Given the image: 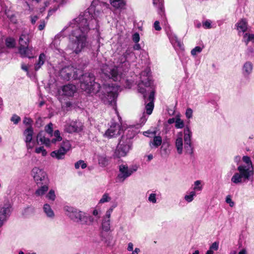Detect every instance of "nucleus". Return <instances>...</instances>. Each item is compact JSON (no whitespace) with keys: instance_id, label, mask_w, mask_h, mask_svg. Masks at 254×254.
I'll return each mask as SVG.
<instances>
[{"instance_id":"f257e3e1","label":"nucleus","mask_w":254,"mask_h":254,"mask_svg":"<svg viewBox=\"0 0 254 254\" xmlns=\"http://www.w3.org/2000/svg\"><path fill=\"white\" fill-rule=\"evenodd\" d=\"M93 10L91 6L88 11L70 21L67 28L68 35V48L76 54L81 52L87 45V33L90 29H97L96 18H92L90 12Z\"/></svg>"},{"instance_id":"f03ea898","label":"nucleus","mask_w":254,"mask_h":254,"mask_svg":"<svg viewBox=\"0 0 254 254\" xmlns=\"http://www.w3.org/2000/svg\"><path fill=\"white\" fill-rule=\"evenodd\" d=\"M80 80V88L87 93H96L101 90L100 98L105 104L114 106L118 96L119 87L104 84L102 87L100 84L94 82V76L92 73H85L82 75Z\"/></svg>"},{"instance_id":"7ed1b4c3","label":"nucleus","mask_w":254,"mask_h":254,"mask_svg":"<svg viewBox=\"0 0 254 254\" xmlns=\"http://www.w3.org/2000/svg\"><path fill=\"white\" fill-rule=\"evenodd\" d=\"M245 165H240L237 167L238 172L232 177V183L236 185L242 184L248 181L254 174V168L251 158L248 156L243 157Z\"/></svg>"},{"instance_id":"20e7f679","label":"nucleus","mask_w":254,"mask_h":254,"mask_svg":"<svg viewBox=\"0 0 254 254\" xmlns=\"http://www.w3.org/2000/svg\"><path fill=\"white\" fill-rule=\"evenodd\" d=\"M64 210L65 214L73 221L81 225H89L91 224L94 219L85 213L70 206H65Z\"/></svg>"},{"instance_id":"39448f33","label":"nucleus","mask_w":254,"mask_h":254,"mask_svg":"<svg viewBox=\"0 0 254 254\" xmlns=\"http://www.w3.org/2000/svg\"><path fill=\"white\" fill-rule=\"evenodd\" d=\"M101 70L106 77L112 79L114 81H119L122 78L121 71L117 66L114 64H103Z\"/></svg>"},{"instance_id":"423d86ee","label":"nucleus","mask_w":254,"mask_h":254,"mask_svg":"<svg viewBox=\"0 0 254 254\" xmlns=\"http://www.w3.org/2000/svg\"><path fill=\"white\" fill-rule=\"evenodd\" d=\"M151 81L150 76V69L146 68L141 73L140 82L138 85V91L143 94L144 99L146 98V89L144 88H149L151 85Z\"/></svg>"},{"instance_id":"0eeeda50","label":"nucleus","mask_w":254,"mask_h":254,"mask_svg":"<svg viewBox=\"0 0 254 254\" xmlns=\"http://www.w3.org/2000/svg\"><path fill=\"white\" fill-rule=\"evenodd\" d=\"M19 52L22 57L32 58L30 56L31 50L28 47L29 42V35L27 33H22L19 39Z\"/></svg>"},{"instance_id":"6e6552de","label":"nucleus","mask_w":254,"mask_h":254,"mask_svg":"<svg viewBox=\"0 0 254 254\" xmlns=\"http://www.w3.org/2000/svg\"><path fill=\"white\" fill-rule=\"evenodd\" d=\"M31 174L37 186H41L42 184L50 183L47 174L39 167H34L32 169Z\"/></svg>"},{"instance_id":"1a4fd4ad","label":"nucleus","mask_w":254,"mask_h":254,"mask_svg":"<svg viewBox=\"0 0 254 254\" xmlns=\"http://www.w3.org/2000/svg\"><path fill=\"white\" fill-rule=\"evenodd\" d=\"M81 71L74 68L72 66H65L61 69L60 72V76L64 80H69L70 79H76L78 78V74L81 75Z\"/></svg>"},{"instance_id":"9d476101","label":"nucleus","mask_w":254,"mask_h":254,"mask_svg":"<svg viewBox=\"0 0 254 254\" xmlns=\"http://www.w3.org/2000/svg\"><path fill=\"white\" fill-rule=\"evenodd\" d=\"M11 211V204L8 199H5L0 204V228L7 221Z\"/></svg>"},{"instance_id":"9b49d317","label":"nucleus","mask_w":254,"mask_h":254,"mask_svg":"<svg viewBox=\"0 0 254 254\" xmlns=\"http://www.w3.org/2000/svg\"><path fill=\"white\" fill-rule=\"evenodd\" d=\"M131 140L125 136H122L116 150V154L119 157L126 156L131 147Z\"/></svg>"},{"instance_id":"f8f14e48","label":"nucleus","mask_w":254,"mask_h":254,"mask_svg":"<svg viewBox=\"0 0 254 254\" xmlns=\"http://www.w3.org/2000/svg\"><path fill=\"white\" fill-rule=\"evenodd\" d=\"M83 125L82 122L77 121H69L64 127V130L69 133L79 132L82 130Z\"/></svg>"},{"instance_id":"ddd939ff","label":"nucleus","mask_w":254,"mask_h":254,"mask_svg":"<svg viewBox=\"0 0 254 254\" xmlns=\"http://www.w3.org/2000/svg\"><path fill=\"white\" fill-rule=\"evenodd\" d=\"M184 141H185V149L189 153L192 154L193 152L192 147L191 145V136L192 132L191 131L190 127L187 126L184 130Z\"/></svg>"},{"instance_id":"4468645a","label":"nucleus","mask_w":254,"mask_h":254,"mask_svg":"<svg viewBox=\"0 0 254 254\" xmlns=\"http://www.w3.org/2000/svg\"><path fill=\"white\" fill-rule=\"evenodd\" d=\"M130 176L129 167L127 165L123 164L119 166V174L117 177V182L123 183Z\"/></svg>"},{"instance_id":"2eb2a0df","label":"nucleus","mask_w":254,"mask_h":254,"mask_svg":"<svg viewBox=\"0 0 254 254\" xmlns=\"http://www.w3.org/2000/svg\"><path fill=\"white\" fill-rule=\"evenodd\" d=\"M235 25L239 36L244 35L251 29V27L249 25L247 19L245 18L240 19Z\"/></svg>"},{"instance_id":"dca6fc26","label":"nucleus","mask_w":254,"mask_h":254,"mask_svg":"<svg viewBox=\"0 0 254 254\" xmlns=\"http://www.w3.org/2000/svg\"><path fill=\"white\" fill-rule=\"evenodd\" d=\"M121 128L119 124H112L105 132L104 136L108 138L115 137L121 134Z\"/></svg>"},{"instance_id":"f3484780","label":"nucleus","mask_w":254,"mask_h":254,"mask_svg":"<svg viewBox=\"0 0 254 254\" xmlns=\"http://www.w3.org/2000/svg\"><path fill=\"white\" fill-rule=\"evenodd\" d=\"M76 91L75 86L69 84L63 86L61 89H59V94L62 96L70 97L73 95Z\"/></svg>"},{"instance_id":"a211bd4d","label":"nucleus","mask_w":254,"mask_h":254,"mask_svg":"<svg viewBox=\"0 0 254 254\" xmlns=\"http://www.w3.org/2000/svg\"><path fill=\"white\" fill-rule=\"evenodd\" d=\"M113 209L110 208L106 212L105 215L103 218L102 227L104 231L108 232L110 230V217Z\"/></svg>"},{"instance_id":"6ab92c4d","label":"nucleus","mask_w":254,"mask_h":254,"mask_svg":"<svg viewBox=\"0 0 254 254\" xmlns=\"http://www.w3.org/2000/svg\"><path fill=\"white\" fill-rule=\"evenodd\" d=\"M253 64L251 62H246L242 67V73L244 76L249 77L253 72Z\"/></svg>"},{"instance_id":"aec40b11","label":"nucleus","mask_w":254,"mask_h":254,"mask_svg":"<svg viewBox=\"0 0 254 254\" xmlns=\"http://www.w3.org/2000/svg\"><path fill=\"white\" fill-rule=\"evenodd\" d=\"M154 91L153 90H151L150 94L149 95L148 98L147 99V101L149 102L146 104L145 106V109L146 110V113L148 115H150L153 111L154 108Z\"/></svg>"},{"instance_id":"412c9836","label":"nucleus","mask_w":254,"mask_h":254,"mask_svg":"<svg viewBox=\"0 0 254 254\" xmlns=\"http://www.w3.org/2000/svg\"><path fill=\"white\" fill-rule=\"evenodd\" d=\"M175 145L177 148V152L179 154L183 153V133L179 132L177 133V138L175 141Z\"/></svg>"},{"instance_id":"4be33fe9","label":"nucleus","mask_w":254,"mask_h":254,"mask_svg":"<svg viewBox=\"0 0 254 254\" xmlns=\"http://www.w3.org/2000/svg\"><path fill=\"white\" fill-rule=\"evenodd\" d=\"M43 211L46 217L51 220H53L55 218V214L50 204L46 203L44 205Z\"/></svg>"},{"instance_id":"5701e85b","label":"nucleus","mask_w":254,"mask_h":254,"mask_svg":"<svg viewBox=\"0 0 254 254\" xmlns=\"http://www.w3.org/2000/svg\"><path fill=\"white\" fill-rule=\"evenodd\" d=\"M50 183L42 184L38 186V189L35 191V194L37 196H41L44 195L48 190Z\"/></svg>"},{"instance_id":"b1692460","label":"nucleus","mask_w":254,"mask_h":254,"mask_svg":"<svg viewBox=\"0 0 254 254\" xmlns=\"http://www.w3.org/2000/svg\"><path fill=\"white\" fill-rule=\"evenodd\" d=\"M162 143V137L159 135H155L152 140L149 142V146L151 148H157Z\"/></svg>"},{"instance_id":"393cba45","label":"nucleus","mask_w":254,"mask_h":254,"mask_svg":"<svg viewBox=\"0 0 254 254\" xmlns=\"http://www.w3.org/2000/svg\"><path fill=\"white\" fill-rule=\"evenodd\" d=\"M66 153V152L60 147L58 150L52 151L51 153V156L58 160L63 159L64 158Z\"/></svg>"},{"instance_id":"a878e982","label":"nucleus","mask_w":254,"mask_h":254,"mask_svg":"<svg viewBox=\"0 0 254 254\" xmlns=\"http://www.w3.org/2000/svg\"><path fill=\"white\" fill-rule=\"evenodd\" d=\"M242 36V42H244L246 45H248L250 42L254 43V33H250L247 32Z\"/></svg>"},{"instance_id":"bb28decb","label":"nucleus","mask_w":254,"mask_h":254,"mask_svg":"<svg viewBox=\"0 0 254 254\" xmlns=\"http://www.w3.org/2000/svg\"><path fill=\"white\" fill-rule=\"evenodd\" d=\"M34 131L32 127H28L23 132L25 137V142L33 140Z\"/></svg>"},{"instance_id":"cd10ccee","label":"nucleus","mask_w":254,"mask_h":254,"mask_svg":"<svg viewBox=\"0 0 254 254\" xmlns=\"http://www.w3.org/2000/svg\"><path fill=\"white\" fill-rule=\"evenodd\" d=\"M110 3L116 9H123L126 4L124 0H110Z\"/></svg>"},{"instance_id":"c85d7f7f","label":"nucleus","mask_w":254,"mask_h":254,"mask_svg":"<svg viewBox=\"0 0 254 254\" xmlns=\"http://www.w3.org/2000/svg\"><path fill=\"white\" fill-rule=\"evenodd\" d=\"M98 161L100 166L104 167L108 165L109 160L104 154L98 155Z\"/></svg>"},{"instance_id":"c756f323","label":"nucleus","mask_w":254,"mask_h":254,"mask_svg":"<svg viewBox=\"0 0 254 254\" xmlns=\"http://www.w3.org/2000/svg\"><path fill=\"white\" fill-rule=\"evenodd\" d=\"M37 141H39L47 146H50L51 143V140L42 136L41 133H39L37 135Z\"/></svg>"},{"instance_id":"7c9ffc66","label":"nucleus","mask_w":254,"mask_h":254,"mask_svg":"<svg viewBox=\"0 0 254 254\" xmlns=\"http://www.w3.org/2000/svg\"><path fill=\"white\" fill-rule=\"evenodd\" d=\"M135 56L129 50H127L124 54L123 58L121 59V62L125 63L126 62H129L131 60V57H134Z\"/></svg>"},{"instance_id":"2f4dec72","label":"nucleus","mask_w":254,"mask_h":254,"mask_svg":"<svg viewBox=\"0 0 254 254\" xmlns=\"http://www.w3.org/2000/svg\"><path fill=\"white\" fill-rule=\"evenodd\" d=\"M127 251L131 252V254H139L140 253V249L139 248H135L134 249L133 244L129 242L127 244Z\"/></svg>"},{"instance_id":"473e14b6","label":"nucleus","mask_w":254,"mask_h":254,"mask_svg":"<svg viewBox=\"0 0 254 254\" xmlns=\"http://www.w3.org/2000/svg\"><path fill=\"white\" fill-rule=\"evenodd\" d=\"M153 5L158 8V12L161 14V12L163 13V0H153Z\"/></svg>"},{"instance_id":"72a5a7b5","label":"nucleus","mask_w":254,"mask_h":254,"mask_svg":"<svg viewBox=\"0 0 254 254\" xmlns=\"http://www.w3.org/2000/svg\"><path fill=\"white\" fill-rule=\"evenodd\" d=\"M45 60V55L44 54H41L39 57V61L35 66V69L38 70L41 66L44 64Z\"/></svg>"},{"instance_id":"f704fd0d","label":"nucleus","mask_w":254,"mask_h":254,"mask_svg":"<svg viewBox=\"0 0 254 254\" xmlns=\"http://www.w3.org/2000/svg\"><path fill=\"white\" fill-rule=\"evenodd\" d=\"M60 147L67 153L71 149V145L69 141L65 140L62 142Z\"/></svg>"},{"instance_id":"c9c22d12","label":"nucleus","mask_w":254,"mask_h":254,"mask_svg":"<svg viewBox=\"0 0 254 254\" xmlns=\"http://www.w3.org/2000/svg\"><path fill=\"white\" fill-rule=\"evenodd\" d=\"M111 197L110 196L109 193H105L99 200V203L103 204L106 202H108L111 200Z\"/></svg>"},{"instance_id":"e433bc0d","label":"nucleus","mask_w":254,"mask_h":254,"mask_svg":"<svg viewBox=\"0 0 254 254\" xmlns=\"http://www.w3.org/2000/svg\"><path fill=\"white\" fill-rule=\"evenodd\" d=\"M5 45L7 47L11 48L14 47L15 45V40L10 37H8L5 40Z\"/></svg>"},{"instance_id":"4c0bfd02","label":"nucleus","mask_w":254,"mask_h":254,"mask_svg":"<svg viewBox=\"0 0 254 254\" xmlns=\"http://www.w3.org/2000/svg\"><path fill=\"white\" fill-rule=\"evenodd\" d=\"M175 127L177 128H182L184 127V122L179 117L176 118Z\"/></svg>"},{"instance_id":"58836bf2","label":"nucleus","mask_w":254,"mask_h":254,"mask_svg":"<svg viewBox=\"0 0 254 254\" xmlns=\"http://www.w3.org/2000/svg\"><path fill=\"white\" fill-rule=\"evenodd\" d=\"M196 193L194 190L190 191L189 194L185 196V199L188 202H190L193 200V197L195 196Z\"/></svg>"},{"instance_id":"ea45409f","label":"nucleus","mask_w":254,"mask_h":254,"mask_svg":"<svg viewBox=\"0 0 254 254\" xmlns=\"http://www.w3.org/2000/svg\"><path fill=\"white\" fill-rule=\"evenodd\" d=\"M46 197L50 200L53 201H54L56 197L55 190H50L48 193L46 194Z\"/></svg>"},{"instance_id":"a19ab883","label":"nucleus","mask_w":254,"mask_h":254,"mask_svg":"<svg viewBox=\"0 0 254 254\" xmlns=\"http://www.w3.org/2000/svg\"><path fill=\"white\" fill-rule=\"evenodd\" d=\"M35 153L37 154H41L43 156H46L47 154V151L44 149V147H37L35 150Z\"/></svg>"},{"instance_id":"79ce46f5","label":"nucleus","mask_w":254,"mask_h":254,"mask_svg":"<svg viewBox=\"0 0 254 254\" xmlns=\"http://www.w3.org/2000/svg\"><path fill=\"white\" fill-rule=\"evenodd\" d=\"M201 182L199 180L196 181L194 182V187L193 188V190L195 191H201L202 189V185H201Z\"/></svg>"},{"instance_id":"37998d69","label":"nucleus","mask_w":254,"mask_h":254,"mask_svg":"<svg viewBox=\"0 0 254 254\" xmlns=\"http://www.w3.org/2000/svg\"><path fill=\"white\" fill-rule=\"evenodd\" d=\"M81 166L82 169H85L87 167V165L84 163L83 160H79L75 164V168L76 169H79V167Z\"/></svg>"},{"instance_id":"c03bdc74","label":"nucleus","mask_w":254,"mask_h":254,"mask_svg":"<svg viewBox=\"0 0 254 254\" xmlns=\"http://www.w3.org/2000/svg\"><path fill=\"white\" fill-rule=\"evenodd\" d=\"M10 121L13 122L14 124L17 125L21 121V118L19 116L14 114L11 117Z\"/></svg>"},{"instance_id":"a18cd8bd","label":"nucleus","mask_w":254,"mask_h":254,"mask_svg":"<svg viewBox=\"0 0 254 254\" xmlns=\"http://www.w3.org/2000/svg\"><path fill=\"white\" fill-rule=\"evenodd\" d=\"M23 123L24 125L28 126V127H32L33 121L31 119L27 117H25L23 119Z\"/></svg>"},{"instance_id":"49530a36","label":"nucleus","mask_w":254,"mask_h":254,"mask_svg":"<svg viewBox=\"0 0 254 254\" xmlns=\"http://www.w3.org/2000/svg\"><path fill=\"white\" fill-rule=\"evenodd\" d=\"M202 49L201 47L196 46L191 51V54L194 56L198 53H200L202 51Z\"/></svg>"},{"instance_id":"de8ad7c7","label":"nucleus","mask_w":254,"mask_h":254,"mask_svg":"<svg viewBox=\"0 0 254 254\" xmlns=\"http://www.w3.org/2000/svg\"><path fill=\"white\" fill-rule=\"evenodd\" d=\"M26 148L28 150L32 149L34 148L35 145V142L34 141L31 140L29 141L25 142Z\"/></svg>"},{"instance_id":"09e8293b","label":"nucleus","mask_w":254,"mask_h":254,"mask_svg":"<svg viewBox=\"0 0 254 254\" xmlns=\"http://www.w3.org/2000/svg\"><path fill=\"white\" fill-rule=\"evenodd\" d=\"M53 126L52 123H49L45 127L46 131L50 134H52L53 132Z\"/></svg>"},{"instance_id":"8fccbe9b","label":"nucleus","mask_w":254,"mask_h":254,"mask_svg":"<svg viewBox=\"0 0 254 254\" xmlns=\"http://www.w3.org/2000/svg\"><path fill=\"white\" fill-rule=\"evenodd\" d=\"M156 194L154 193H151L148 197V200L150 202H152L153 203H156Z\"/></svg>"},{"instance_id":"3c124183","label":"nucleus","mask_w":254,"mask_h":254,"mask_svg":"<svg viewBox=\"0 0 254 254\" xmlns=\"http://www.w3.org/2000/svg\"><path fill=\"white\" fill-rule=\"evenodd\" d=\"M202 25L205 29H210L211 28V22L210 20L202 22Z\"/></svg>"},{"instance_id":"603ef678","label":"nucleus","mask_w":254,"mask_h":254,"mask_svg":"<svg viewBox=\"0 0 254 254\" xmlns=\"http://www.w3.org/2000/svg\"><path fill=\"white\" fill-rule=\"evenodd\" d=\"M192 113H193V111H192V109L190 108H188L186 110L185 114H186V116L187 118V119H190L192 118Z\"/></svg>"},{"instance_id":"864d4df0","label":"nucleus","mask_w":254,"mask_h":254,"mask_svg":"<svg viewBox=\"0 0 254 254\" xmlns=\"http://www.w3.org/2000/svg\"><path fill=\"white\" fill-rule=\"evenodd\" d=\"M219 248V242H214L210 247L209 249L212 251H217Z\"/></svg>"},{"instance_id":"5fc2aeb1","label":"nucleus","mask_w":254,"mask_h":254,"mask_svg":"<svg viewBox=\"0 0 254 254\" xmlns=\"http://www.w3.org/2000/svg\"><path fill=\"white\" fill-rule=\"evenodd\" d=\"M138 166L137 165H133L129 167V170L131 175L138 170Z\"/></svg>"},{"instance_id":"6e6d98bb","label":"nucleus","mask_w":254,"mask_h":254,"mask_svg":"<svg viewBox=\"0 0 254 254\" xmlns=\"http://www.w3.org/2000/svg\"><path fill=\"white\" fill-rule=\"evenodd\" d=\"M46 22L45 20H42L40 21V23L38 26V29L40 31L43 30L46 26Z\"/></svg>"},{"instance_id":"4d7b16f0","label":"nucleus","mask_w":254,"mask_h":254,"mask_svg":"<svg viewBox=\"0 0 254 254\" xmlns=\"http://www.w3.org/2000/svg\"><path fill=\"white\" fill-rule=\"evenodd\" d=\"M226 202L228 203L231 207H233L234 205V202L232 201L230 196L226 197Z\"/></svg>"},{"instance_id":"13d9d810","label":"nucleus","mask_w":254,"mask_h":254,"mask_svg":"<svg viewBox=\"0 0 254 254\" xmlns=\"http://www.w3.org/2000/svg\"><path fill=\"white\" fill-rule=\"evenodd\" d=\"M140 39L139 35L137 33H135L132 36V40L133 41L137 43L139 42Z\"/></svg>"},{"instance_id":"bf43d9fd","label":"nucleus","mask_w":254,"mask_h":254,"mask_svg":"<svg viewBox=\"0 0 254 254\" xmlns=\"http://www.w3.org/2000/svg\"><path fill=\"white\" fill-rule=\"evenodd\" d=\"M54 136L56 138H57V140L59 141H61L62 139V137L60 136V132L58 130H56L55 131Z\"/></svg>"},{"instance_id":"052dcab7","label":"nucleus","mask_w":254,"mask_h":254,"mask_svg":"<svg viewBox=\"0 0 254 254\" xmlns=\"http://www.w3.org/2000/svg\"><path fill=\"white\" fill-rule=\"evenodd\" d=\"M154 28L157 31L161 30V27L160 26V23L158 21H155L154 23Z\"/></svg>"},{"instance_id":"680f3d73","label":"nucleus","mask_w":254,"mask_h":254,"mask_svg":"<svg viewBox=\"0 0 254 254\" xmlns=\"http://www.w3.org/2000/svg\"><path fill=\"white\" fill-rule=\"evenodd\" d=\"M61 34H58L55 37V39L53 42L54 45H58L59 44V42L60 41L59 39L61 37Z\"/></svg>"},{"instance_id":"e2e57ef3","label":"nucleus","mask_w":254,"mask_h":254,"mask_svg":"<svg viewBox=\"0 0 254 254\" xmlns=\"http://www.w3.org/2000/svg\"><path fill=\"white\" fill-rule=\"evenodd\" d=\"M39 17L37 16H34L31 17V22L33 24H34L36 21L38 19Z\"/></svg>"},{"instance_id":"0e129e2a","label":"nucleus","mask_w":254,"mask_h":254,"mask_svg":"<svg viewBox=\"0 0 254 254\" xmlns=\"http://www.w3.org/2000/svg\"><path fill=\"white\" fill-rule=\"evenodd\" d=\"M101 211L100 210H98L97 209H94L93 211L92 214L93 215L95 216H98V218H99V216H98L99 214H100Z\"/></svg>"},{"instance_id":"69168bd1","label":"nucleus","mask_w":254,"mask_h":254,"mask_svg":"<svg viewBox=\"0 0 254 254\" xmlns=\"http://www.w3.org/2000/svg\"><path fill=\"white\" fill-rule=\"evenodd\" d=\"M254 50L253 48H252L251 47H248L247 50V52L248 55L253 54L254 53Z\"/></svg>"},{"instance_id":"338daca9","label":"nucleus","mask_w":254,"mask_h":254,"mask_svg":"<svg viewBox=\"0 0 254 254\" xmlns=\"http://www.w3.org/2000/svg\"><path fill=\"white\" fill-rule=\"evenodd\" d=\"M241 159V156H240L239 155L236 156L234 157V161L236 163H237V164H238L240 162Z\"/></svg>"},{"instance_id":"774afa93","label":"nucleus","mask_w":254,"mask_h":254,"mask_svg":"<svg viewBox=\"0 0 254 254\" xmlns=\"http://www.w3.org/2000/svg\"><path fill=\"white\" fill-rule=\"evenodd\" d=\"M238 254H247V251L246 249H242L238 253Z\"/></svg>"}]
</instances>
